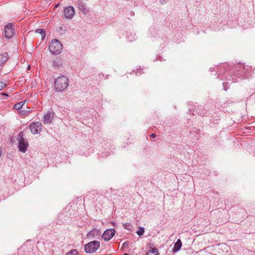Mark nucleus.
Returning <instances> with one entry per match:
<instances>
[{"label": "nucleus", "mask_w": 255, "mask_h": 255, "mask_svg": "<svg viewBox=\"0 0 255 255\" xmlns=\"http://www.w3.org/2000/svg\"><path fill=\"white\" fill-rule=\"evenodd\" d=\"M69 84L68 79L66 76H62L55 79V89L56 91H63L68 87Z\"/></svg>", "instance_id": "1"}, {"label": "nucleus", "mask_w": 255, "mask_h": 255, "mask_svg": "<svg viewBox=\"0 0 255 255\" xmlns=\"http://www.w3.org/2000/svg\"><path fill=\"white\" fill-rule=\"evenodd\" d=\"M49 49L51 53L57 55L61 52L62 44L57 39L52 40L49 44Z\"/></svg>", "instance_id": "2"}, {"label": "nucleus", "mask_w": 255, "mask_h": 255, "mask_svg": "<svg viewBox=\"0 0 255 255\" xmlns=\"http://www.w3.org/2000/svg\"><path fill=\"white\" fill-rule=\"evenodd\" d=\"M23 132H20L18 135V149L22 152L25 153L28 147V142L27 139L23 138Z\"/></svg>", "instance_id": "3"}, {"label": "nucleus", "mask_w": 255, "mask_h": 255, "mask_svg": "<svg viewBox=\"0 0 255 255\" xmlns=\"http://www.w3.org/2000/svg\"><path fill=\"white\" fill-rule=\"evenodd\" d=\"M100 242L97 241H92L88 243L85 247V251L87 253L95 252L100 247Z\"/></svg>", "instance_id": "4"}, {"label": "nucleus", "mask_w": 255, "mask_h": 255, "mask_svg": "<svg viewBox=\"0 0 255 255\" xmlns=\"http://www.w3.org/2000/svg\"><path fill=\"white\" fill-rule=\"evenodd\" d=\"M29 128L33 134H38L42 130V125L40 122H32L29 125Z\"/></svg>", "instance_id": "5"}, {"label": "nucleus", "mask_w": 255, "mask_h": 255, "mask_svg": "<svg viewBox=\"0 0 255 255\" xmlns=\"http://www.w3.org/2000/svg\"><path fill=\"white\" fill-rule=\"evenodd\" d=\"M5 36L7 38H11L14 34V29L11 23H9L4 26Z\"/></svg>", "instance_id": "6"}, {"label": "nucleus", "mask_w": 255, "mask_h": 255, "mask_svg": "<svg viewBox=\"0 0 255 255\" xmlns=\"http://www.w3.org/2000/svg\"><path fill=\"white\" fill-rule=\"evenodd\" d=\"M116 233V230L114 229H109L106 230L102 235L103 239L106 241H109L111 239Z\"/></svg>", "instance_id": "7"}, {"label": "nucleus", "mask_w": 255, "mask_h": 255, "mask_svg": "<svg viewBox=\"0 0 255 255\" xmlns=\"http://www.w3.org/2000/svg\"><path fill=\"white\" fill-rule=\"evenodd\" d=\"M65 16L69 19H71L75 14L74 8L73 6L66 7L64 10Z\"/></svg>", "instance_id": "8"}, {"label": "nucleus", "mask_w": 255, "mask_h": 255, "mask_svg": "<svg viewBox=\"0 0 255 255\" xmlns=\"http://www.w3.org/2000/svg\"><path fill=\"white\" fill-rule=\"evenodd\" d=\"M77 4L80 10H81L83 14H86L88 11V8L86 4L82 1H77Z\"/></svg>", "instance_id": "9"}, {"label": "nucleus", "mask_w": 255, "mask_h": 255, "mask_svg": "<svg viewBox=\"0 0 255 255\" xmlns=\"http://www.w3.org/2000/svg\"><path fill=\"white\" fill-rule=\"evenodd\" d=\"M54 117V114L52 112L47 113L44 117V124H50L52 122Z\"/></svg>", "instance_id": "10"}, {"label": "nucleus", "mask_w": 255, "mask_h": 255, "mask_svg": "<svg viewBox=\"0 0 255 255\" xmlns=\"http://www.w3.org/2000/svg\"><path fill=\"white\" fill-rule=\"evenodd\" d=\"M182 247V242L180 239H178L174 244V246L172 249L173 253H176L179 251Z\"/></svg>", "instance_id": "11"}, {"label": "nucleus", "mask_w": 255, "mask_h": 255, "mask_svg": "<svg viewBox=\"0 0 255 255\" xmlns=\"http://www.w3.org/2000/svg\"><path fill=\"white\" fill-rule=\"evenodd\" d=\"M24 104H25L24 101H21L19 103H17L14 105V108L19 111L20 110H21V109H25Z\"/></svg>", "instance_id": "12"}, {"label": "nucleus", "mask_w": 255, "mask_h": 255, "mask_svg": "<svg viewBox=\"0 0 255 255\" xmlns=\"http://www.w3.org/2000/svg\"><path fill=\"white\" fill-rule=\"evenodd\" d=\"M8 59V55L7 53H4L0 55V66L3 64Z\"/></svg>", "instance_id": "13"}, {"label": "nucleus", "mask_w": 255, "mask_h": 255, "mask_svg": "<svg viewBox=\"0 0 255 255\" xmlns=\"http://www.w3.org/2000/svg\"><path fill=\"white\" fill-rule=\"evenodd\" d=\"M146 255H159L158 250L156 248H151Z\"/></svg>", "instance_id": "14"}, {"label": "nucleus", "mask_w": 255, "mask_h": 255, "mask_svg": "<svg viewBox=\"0 0 255 255\" xmlns=\"http://www.w3.org/2000/svg\"><path fill=\"white\" fill-rule=\"evenodd\" d=\"M98 233H99L97 229H95L90 231L89 232H88V233L87 234V236L88 237H93L95 236V235L96 234L97 235Z\"/></svg>", "instance_id": "15"}, {"label": "nucleus", "mask_w": 255, "mask_h": 255, "mask_svg": "<svg viewBox=\"0 0 255 255\" xmlns=\"http://www.w3.org/2000/svg\"><path fill=\"white\" fill-rule=\"evenodd\" d=\"M144 233V228L143 227H140L138 228V230L136 231L137 234L139 236H141Z\"/></svg>", "instance_id": "16"}, {"label": "nucleus", "mask_w": 255, "mask_h": 255, "mask_svg": "<svg viewBox=\"0 0 255 255\" xmlns=\"http://www.w3.org/2000/svg\"><path fill=\"white\" fill-rule=\"evenodd\" d=\"M123 226L125 229L128 230L129 231H131L132 228V226L131 224L129 223H125L123 225Z\"/></svg>", "instance_id": "17"}, {"label": "nucleus", "mask_w": 255, "mask_h": 255, "mask_svg": "<svg viewBox=\"0 0 255 255\" xmlns=\"http://www.w3.org/2000/svg\"><path fill=\"white\" fill-rule=\"evenodd\" d=\"M78 254L76 250H71L70 252L66 253V255H77Z\"/></svg>", "instance_id": "18"}, {"label": "nucleus", "mask_w": 255, "mask_h": 255, "mask_svg": "<svg viewBox=\"0 0 255 255\" xmlns=\"http://www.w3.org/2000/svg\"><path fill=\"white\" fill-rule=\"evenodd\" d=\"M36 32L40 34L42 37L45 36V30L43 29H38L36 30Z\"/></svg>", "instance_id": "19"}, {"label": "nucleus", "mask_w": 255, "mask_h": 255, "mask_svg": "<svg viewBox=\"0 0 255 255\" xmlns=\"http://www.w3.org/2000/svg\"><path fill=\"white\" fill-rule=\"evenodd\" d=\"M60 65H61V63L60 62H57L55 60L52 61V65L54 67H56V68L59 67Z\"/></svg>", "instance_id": "20"}, {"label": "nucleus", "mask_w": 255, "mask_h": 255, "mask_svg": "<svg viewBox=\"0 0 255 255\" xmlns=\"http://www.w3.org/2000/svg\"><path fill=\"white\" fill-rule=\"evenodd\" d=\"M19 112L21 115H26L27 113L29 112V111H26L25 110H24V109H21V110H20Z\"/></svg>", "instance_id": "21"}, {"label": "nucleus", "mask_w": 255, "mask_h": 255, "mask_svg": "<svg viewBox=\"0 0 255 255\" xmlns=\"http://www.w3.org/2000/svg\"><path fill=\"white\" fill-rule=\"evenodd\" d=\"M59 29L61 30V31H63V32L65 33L66 31V29L65 27H59Z\"/></svg>", "instance_id": "22"}, {"label": "nucleus", "mask_w": 255, "mask_h": 255, "mask_svg": "<svg viewBox=\"0 0 255 255\" xmlns=\"http://www.w3.org/2000/svg\"><path fill=\"white\" fill-rule=\"evenodd\" d=\"M223 84V86H224V90L227 91L228 90V88H225L226 83L224 82Z\"/></svg>", "instance_id": "23"}, {"label": "nucleus", "mask_w": 255, "mask_h": 255, "mask_svg": "<svg viewBox=\"0 0 255 255\" xmlns=\"http://www.w3.org/2000/svg\"><path fill=\"white\" fill-rule=\"evenodd\" d=\"M151 138H155L156 137V135L154 133H152L150 135Z\"/></svg>", "instance_id": "24"}, {"label": "nucleus", "mask_w": 255, "mask_h": 255, "mask_svg": "<svg viewBox=\"0 0 255 255\" xmlns=\"http://www.w3.org/2000/svg\"><path fill=\"white\" fill-rule=\"evenodd\" d=\"M3 83H0V90L3 87Z\"/></svg>", "instance_id": "25"}, {"label": "nucleus", "mask_w": 255, "mask_h": 255, "mask_svg": "<svg viewBox=\"0 0 255 255\" xmlns=\"http://www.w3.org/2000/svg\"><path fill=\"white\" fill-rule=\"evenodd\" d=\"M30 65H28L27 67V70L30 69Z\"/></svg>", "instance_id": "26"}, {"label": "nucleus", "mask_w": 255, "mask_h": 255, "mask_svg": "<svg viewBox=\"0 0 255 255\" xmlns=\"http://www.w3.org/2000/svg\"><path fill=\"white\" fill-rule=\"evenodd\" d=\"M3 95L8 96V95L5 93L3 94Z\"/></svg>", "instance_id": "27"}, {"label": "nucleus", "mask_w": 255, "mask_h": 255, "mask_svg": "<svg viewBox=\"0 0 255 255\" xmlns=\"http://www.w3.org/2000/svg\"><path fill=\"white\" fill-rule=\"evenodd\" d=\"M137 73H138L137 72H136V74L137 75H139V74H138Z\"/></svg>", "instance_id": "28"}, {"label": "nucleus", "mask_w": 255, "mask_h": 255, "mask_svg": "<svg viewBox=\"0 0 255 255\" xmlns=\"http://www.w3.org/2000/svg\"><path fill=\"white\" fill-rule=\"evenodd\" d=\"M139 73V74H141V73L140 72V70L138 72Z\"/></svg>", "instance_id": "29"}, {"label": "nucleus", "mask_w": 255, "mask_h": 255, "mask_svg": "<svg viewBox=\"0 0 255 255\" xmlns=\"http://www.w3.org/2000/svg\"><path fill=\"white\" fill-rule=\"evenodd\" d=\"M124 255H128L127 254H125Z\"/></svg>", "instance_id": "30"}, {"label": "nucleus", "mask_w": 255, "mask_h": 255, "mask_svg": "<svg viewBox=\"0 0 255 255\" xmlns=\"http://www.w3.org/2000/svg\"><path fill=\"white\" fill-rule=\"evenodd\" d=\"M58 5H56L55 6V7H58Z\"/></svg>", "instance_id": "31"}]
</instances>
